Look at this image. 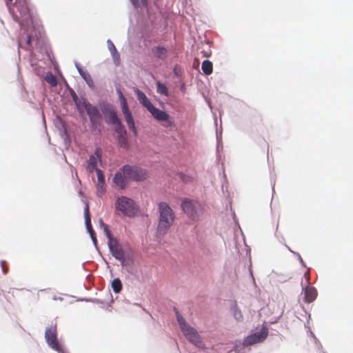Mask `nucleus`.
Returning a JSON list of instances; mask_svg holds the SVG:
<instances>
[{"mask_svg":"<svg viewBox=\"0 0 353 353\" xmlns=\"http://www.w3.org/2000/svg\"><path fill=\"white\" fill-rule=\"evenodd\" d=\"M135 93L140 103L151 113L156 120L165 122L163 124L165 128H169L174 125V121L170 116L165 111L154 107L145 93L139 89H136Z\"/></svg>","mask_w":353,"mask_h":353,"instance_id":"1","label":"nucleus"},{"mask_svg":"<svg viewBox=\"0 0 353 353\" xmlns=\"http://www.w3.org/2000/svg\"><path fill=\"white\" fill-rule=\"evenodd\" d=\"M158 209L159 212L158 232L165 234L173 224L175 214L170 206L165 202H160L158 204Z\"/></svg>","mask_w":353,"mask_h":353,"instance_id":"2","label":"nucleus"},{"mask_svg":"<svg viewBox=\"0 0 353 353\" xmlns=\"http://www.w3.org/2000/svg\"><path fill=\"white\" fill-rule=\"evenodd\" d=\"M115 208L124 216L129 217L134 216L138 211V207L134 201L125 196L117 198L115 202Z\"/></svg>","mask_w":353,"mask_h":353,"instance_id":"3","label":"nucleus"},{"mask_svg":"<svg viewBox=\"0 0 353 353\" xmlns=\"http://www.w3.org/2000/svg\"><path fill=\"white\" fill-rule=\"evenodd\" d=\"M181 206L184 213L193 221L198 220L203 212L202 205L195 200L185 199Z\"/></svg>","mask_w":353,"mask_h":353,"instance_id":"4","label":"nucleus"},{"mask_svg":"<svg viewBox=\"0 0 353 353\" xmlns=\"http://www.w3.org/2000/svg\"><path fill=\"white\" fill-rule=\"evenodd\" d=\"M118 93L121 101V110L123 114L125 122L129 129L131 130L134 132V134L136 136L137 134V132L132 114L128 108L127 100L120 90H118Z\"/></svg>","mask_w":353,"mask_h":353,"instance_id":"5","label":"nucleus"},{"mask_svg":"<svg viewBox=\"0 0 353 353\" xmlns=\"http://www.w3.org/2000/svg\"><path fill=\"white\" fill-rule=\"evenodd\" d=\"M122 170L125 172L130 181H141L146 179L148 176L145 170L136 166L125 165L122 167Z\"/></svg>","mask_w":353,"mask_h":353,"instance_id":"6","label":"nucleus"},{"mask_svg":"<svg viewBox=\"0 0 353 353\" xmlns=\"http://www.w3.org/2000/svg\"><path fill=\"white\" fill-rule=\"evenodd\" d=\"M45 338L48 345L54 350L59 353H63V350L59 343L57 337V327L56 326H51L48 327L45 332Z\"/></svg>","mask_w":353,"mask_h":353,"instance_id":"7","label":"nucleus"},{"mask_svg":"<svg viewBox=\"0 0 353 353\" xmlns=\"http://www.w3.org/2000/svg\"><path fill=\"white\" fill-rule=\"evenodd\" d=\"M268 335L267 327H263L260 332H256L248 336L243 341V345L248 347L255 343L263 342Z\"/></svg>","mask_w":353,"mask_h":353,"instance_id":"8","label":"nucleus"},{"mask_svg":"<svg viewBox=\"0 0 353 353\" xmlns=\"http://www.w3.org/2000/svg\"><path fill=\"white\" fill-rule=\"evenodd\" d=\"M100 106L106 123L117 125L121 122L116 111L110 104L103 103Z\"/></svg>","mask_w":353,"mask_h":353,"instance_id":"9","label":"nucleus"},{"mask_svg":"<svg viewBox=\"0 0 353 353\" xmlns=\"http://www.w3.org/2000/svg\"><path fill=\"white\" fill-rule=\"evenodd\" d=\"M182 332L184 336L190 343H193L198 347H203V343L201 340V338L194 328L188 326Z\"/></svg>","mask_w":353,"mask_h":353,"instance_id":"10","label":"nucleus"},{"mask_svg":"<svg viewBox=\"0 0 353 353\" xmlns=\"http://www.w3.org/2000/svg\"><path fill=\"white\" fill-rule=\"evenodd\" d=\"M89 116L90 123L93 127L97 128L100 123L101 119V114L99 109L92 105L91 103L87 105V108L85 110Z\"/></svg>","mask_w":353,"mask_h":353,"instance_id":"11","label":"nucleus"},{"mask_svg":"<svg viewBox=\"0 0 353 353\" xmlns=\"http://www.w3.org/2000/svg\"><path fill=\"white\" fill-rule=\"evenodd\" d=\"M130 181L125 172L122 170V168L115 173L113 177L114 183L121 190L127 187Z\"/></svg>","mask_w":353,"mask_h":353,"instance_id":"12","label":"nucleus"},{"mask_svg":"<svg viewBox=\"0 0 353 353\" xmlns=\"http://www.w3.org/2000/svg\"><path fill=\"white\" fill-rule=\"evenodd\" d=\"M108 245L112 256L115 259L120 261L124 259V252L121 245L116 239H113L108 242Z\"/></svg>","mask_w":353,"mask_h":353,"instance_id":"13","label":"nucleus"},{"mask_svg":"<svg viewBox=\"0 0 353 353\" xmlns=\"http://www.w3.org/2000/svg\"><path fill=\"white\" fill-rule=\"evenodd\" d=\"M116 125L118 141L121 147L127 148L128 147V143L126 130L121 122L117 123Z\"/></svg>","mask_w":353,"mask_h":353,"instance_id":"14","label":"nucleus"},{"mask_svg":"<svg viewBox=\"0 0 353 353\" xmlns=\"http://www.w3.org/2000/svg\"><path fill=\"white\" fill-rule=\"evenodd\" d=\"M97 175V194L98 196H101L105 192V177L102 170L96 169Z\"/></svg>","mask_w":353,"mask_h":353,"instance_id":"15","label":"nucleus"},{"mask_svg":"<svg viewBox=\"0 0 353 353\" xmlns=\"http://www.w3.org/2000/svg\"><path fill=\"white\" fill-rule=\"evenodd\" d=\"M84 215H85V225H86L87 230H88V232L90 233L93 242L94 243H97V237L95 235V232L92 227L91 218H90V211H89V206H88V203L86 204L85 208L84 209Z\"/></svg>","mask_w":353,"mask_h":353,"instance_id":"16","label":"nucleus"},{"mask_svg":"<svg viewBox=\"0 0 353 353\" xmlns=\"http://www.w3.org/2000/svg\"><path fill=\"white\" fill-rule=\"evenodd\" d=\"M101 150L100 148H97L94 154L91 155L88 160V169L90 172L96 170L97 166V161L101 159Z\"/></svg>","mask_w":353,"mask_h":353,"instance_id":"17","label":"nucleus"},{"mask_svg":"<svg viewBox=\"0 0 353 353\" xmlns=\"http://www.w3.org/2000/svg\"><path fill=\"white\" fill-rule=\"evenodd\" d=\"M304 296L305 302H312L317 296L316 290L314 287L308 286L305 289Z\"/></svg>","mask_w":353,"mask_h":353,"instance_id":"18","label":"nucleus"},{"mask_svg":"<svg viewBox=\"0 0 353 353\" xmlns=\"http://www.w3.org/2000/svg\"><path fill=\"white\" fill-rule=\"evenodd\" d=\"M153 54L159 59L165 60L168 57V50L163 46H156L152 49Z\"/></svg>","mask_w":353,"mask_h":353,"instance_id":"19","label":"nucleus"},{"mask_svg":"<svg viewBox=\"0 0 353 353\" xmlns=\"http://www.w3.org/2000/svg\"><path fill=\"white\" fill-rule=\"evenodd\" d=\"M74 102L80 114H82L83 110L87 108V105L90 103L83 97L78 98L76 101H74Z\"/></svg>","mask_w":353,"mask_h":353,"instance_id":"20","label":"nucleus"},{"mask_svg":"<svg viewBox=\"0 0 353 353\" xmlns=\"http://www.w3.org/2000/svg\"><path fill=\"white\" fill-rule=\"evenodd\" d=\"M201 69L203 73L206 75H210L212 73V63L209 60H205L202 63Z\"/></svg>","mask_w":353,"mask_h":353,"instance_id":"21","label":"nucleus"},{"mask_svg":"<svg viewBox=\"0 0 353 353\" xmlns=\"http://www.w3.org/2000/svg\"><path fill=\"white\" fill-rule=\"evenodd\" d=\"M108 46H109V49L111 52V54L113 57V59H114L115 63L119 62L120 56H119V54L117 52L114 43L110 40L108 41Z\"/></svg>","mask_w":353,"mask_h":353,"instance_id":"22","label":"nucleus"},{"mask_svg":"<svg viewBox=\"0 0 353 353\" xmlns=\"http://www.w3.org/2000/svg\"><path fill=\"white\" fill-rule=\"evenodd\" d=\"M112 288L115 293H119L122 290V283L119 278L114 279L112 282Z\"/></svg>","mask_w":353,"mask_h":353,"instance_id":"23","label":"nucleus"},{"mask_svg":"<svg viewBox=\"0 0 353 353\" xmlns=\"http://www.w3.org/2000/svg\"><path fill=\"white\" fill-rule=\"evenodd\" d=\"M45 80L52 87H55L57 85V78L51 72L47 73L45 77Z\"/></svg>","mask_w":353,"mask_h":353,"instance_id":"24","label":"nucleus"},{"mask_svg":"<svg viewBox=\"0 0 353 353\" xmlns=\"http://www.w3.org/2000/svg\"><path fill=\"white\" fill-rule=\"evenodd\" d=\"M176 319L181 331L190 326L188 325L184 318L179 312H176Z\"/></svg>","mask_w":353,"mask_h":353,"instance_id":"25","label":"nucleus"},{"mask_svg":"<svg viewBox=\"0 0 353 353\" xmlns=\"http://www.w3.org/2000/svg\"><path fill=\"white\" fill-rule=\"evenodd\" d=\"M234 317L238 321H241L243 320V314L241 311L239 309L237 305L235 303L234 305Z\"/></svg>","mask_w":353,"mask_h":353,"instance_id":"26","label":"nucleus"},{"mask_svg":"<svg viewBox=\"0 0 353 353\" xmlns=\"http://www.w3.org/2000/svg\"><path fill=\"white\" fill-rule=\"evenodd\" d=\"M21 17L23 19H28L30 17L29 10L26 5L21 6V10H19Z\"/></svg>","mask_w":353,"mask_h":353,"instance_id":"27","label":"nucleus"},{"mask_svg":"<svg viewBox=\"0 0 353 353\" xmlns=\"http://www.w3.org/2000/svg\"><path fill=\"white\" fill-rule=\"evenodd\" d=\"M81 77L85 80V81L87 83V84L92 87L94 85V82L92 81V79L90 74L88 72H85V73L81 74Z\"/></svg>","mask_w":353,"mask_h":353,"instance_id":"28","label":"nucleus"},{"mask_svg":"<svg viewBox=\"0 0 353 353\" xmlns=\"http://www.w3.org/2000/svg\"><path fill=\"white\" fill-rule=\"evenodd\" d=\"M157 91L159 93L163 94L165 96L168 95V90L165 85L161 83H157Z\"/></svg>","mask_w":353,"mask_h":353,"instance_id":"29","label":"nucleus"},{"mask_svg":"<svg viewBox=\"0 0 353 353\" xmlns=\"http://www.w3.org/2000/svg\"><path fill=\"white\" fill-rule=\"evenodd\" d=\"M103 231H104L107 238L108 239V242H110L112 240H113L114 239L112 236V234H111V232H110V231L109 230L108 225H106L105 226H104L103 228Z\"/></svg>","mask_w":353,"mask_h":353,"instance_id":"30","label":"nucleus"},{"mask_svg":"<svg viewBox=\"0 0 353 353\" xmlns=\"http://www.w3.org/2000/svg\"><path fill=\"white\" fill-rule=\"evenodd\" d=\"M31 41H32L31 36L29 34H27L26 37L25 39L26 45H27L28 47H30L31 46Z\"/></svg>","mask_w":353,"mask_h":353,"instance_id":"31","label":"nucleus"},{"mask_svg":"<svg viewBox=\"0 0 353 353\" xmlns=\"http://www.w3.org/2000/svg\"><path fill=\"white\" fill-rule=\"evenodd\" d=\"M70 94L73 101H76L79 97L73 90H70Z\"/></svg>","mask_w":353,"mask_h":353,"instance_id":"32","label":"nucleus"},{"mask_svg":"<svg viewBox=\"0 0 353 353\" xmlns=\"http://www.w3.org/2000/svg\"><path fill=\"white\" fill-rule=\"evenodd\" d=\"M130 1L132 2V5L134 6V7L135 8H139V0H130Z\"/></svg>","mask_w":353,"mask_h":353,"instance_id":"33","label":"nucleus"},{"mask_svg":"<svg viewBox=\"0 0 353 353\" xmlns=\"http://www.w3.org/2000/svg\"><path fill=\"white\" fill-rule=\"evenodd\" d=\"M4 1L8 8L12 3V0H4Z\"/></svg>","mask_w":353,"mask_h":353,"instance_id":"34","label":"nucleus"},{"mask_svg":"<svg viewBox=\"0 0 353 353\" xmlns=\"http://www.w3.org/2000/svg\"><path fill=\"white\" fill-rule=\"evenodd\" d=\"M99 224H100V226L103 228L104 226L106 225L105 223H104V222L103 221V220L101 219H99Z\"/></svg>","mask_w":353,"mask_h":353,"instance_id":"35","label":"nucleus"},{"mask_svg":"<svg viewBox=\"0 0 353 353\" xmlns=\"http://www.w3.org/2000/svg\"><path fill=\"white\" fill-rule=\"evenodd\" d=\"M77 70H78L79 73L80 74V75H81V74H83V73H85V71H83V70L81 69V68L78 67V66H77Z\"/></svg>","mask_w":353,"mask_h":353,"instance_id":"36","label":"nucleus"},{"mask_svg":"<svg viewBox=\"0 0 353 353\" xmlns=\"http://www.w3.org/2000/svg\"><path fill=\"white\" fill-rule=\"evenodd\" d=\"M1 265L3 266V262H1ZM3 272L4 274H6L8 272V270L6 269L4 267H3Z\"/></svg>","mask_w":353,"mask_h":353,"instance_id":"37","label":"nucleus"},{"mask_svg":"<svg viewBox=\"0 0 353 353\" xmlns=\"http://www.w3.org/2000/svg\"><path fill=\"white\" fill-rule=\"evenodd\" d=\"M142 3H143V6H146L147 5V0H142Z\"/></svg>","mask_w":353,"mask_h":353,"instance_id":"38","label":"nucleus"},{"mask_svg":"<svg viewBox=\"0 0 353 353\" xmlns=\"http://www.w3.org/2000/svg\"><path fill=\"white\" fill-rule=\"evenodd\" d=\"M19 42H20V44H21V45H22V43H23V40H22V39H20Z\"/></svg>","mask_w":353,"mask_h":353,"instance_id":"39","label":"nucleus"}]
</instances>
